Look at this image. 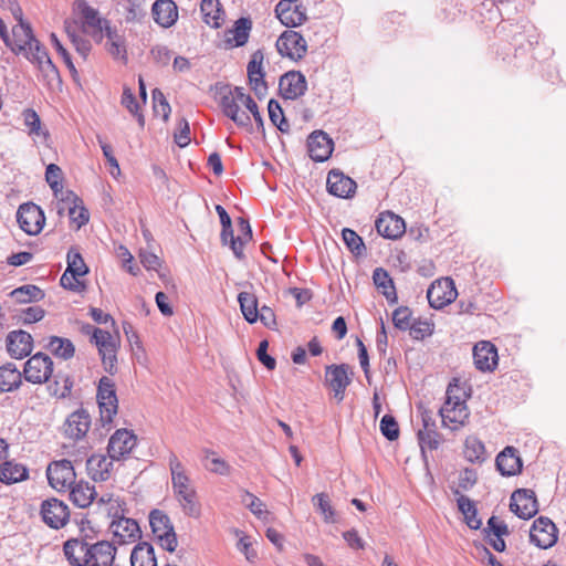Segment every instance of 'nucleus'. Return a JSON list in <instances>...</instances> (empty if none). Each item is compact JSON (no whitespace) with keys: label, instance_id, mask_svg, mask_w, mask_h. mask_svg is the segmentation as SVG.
Wrapping results in <instances>:
<instances>
[{"label":"nucleus","instance_id":"1","mask_svg":"<svg viewBox=\"0 0 566 566\" xmlns=\"http://www.w3.org/2000/svg\"><path fill=\"white\" fill-rule=\"evenodd\" d=\"M62 552L70 566H113L116 547L108 541H93L84 533L67 538L62 545Z\"/></svg>","mask_w":566,"mask_h":566},{"label":"nucleus","instance_id":"2","mask_svg":"<svg viewBox=\"0 0 566 566\" xmlns=\"http://www.w3.org/2000/svg\"><path fill=\"white\" fill-rule=\"evenodd\" d=\"M168 465L171 474V486L174 495L178 501L185 515L190 517H199L201 506L198 502L197 491L191 484L185 465L175 453L168 457Z\"/></svg>","mask_w":566,"mask_h":566},{"label":"nucleus","instance_id":"3","mask_svg":"<svg viewBox=\"0 0 566 566\" xmlns=\"http://www.w3.org/2000/svg\"><path fill=\"white\" fill-rule=\"evenodd\" d=\"M87 333L92 329L91 340L96 345L98 354L101 355L104 369L109 375L117 371V350L119 347V334L117 331L111 333L108 331L85 326Z\"/></svg>","mask_w":566,"mask_h":566},{"label":"nucleus","instance_id":"4","mask_svg":"<svg viewBox=\"0 0 566 566\" xmlns=\"http://www.w3.org/2000/svg\"><path fill=\"white\" fill-rule=\"evenodd\" d=\"M149 525L160 547L169 553L175 552L178 546V539L169 516L161 510L154 509L149 513Z\"/></svg>","mask_w":566,"mask_h":566},{"label":"nucleus","instance_id":"5","mask_svg":"<svg viewBox=\"0 0 566 566\" xmlns=\"http://www.w3.org/2000/svg\"><path fill=\"white\" fill-rule=\"evenodd\" d=\"M67 268L60 279V284L67 290L80 292L85 285L81 277L88 272L81 253L76 249H70L66 255Z\"/></svg>","mask_w":566,"mask_h":566},{"label":"nucleus","instance_id":"6","mask_svg":"<svg viewBox=\"0 0 566 566\" xmlns=\"http://www.w3.org/2000/svg\"><path fill=\"white\" fill-rule=\"evenodd\" d=\"M96 399L98 402L101 421L103 424L111 423L118 409V400L113 379L106 376H103L99 379Z\"/></svg>","mask_w":566,"mask_h":566},{"label":"nucleus","instance_id":"7","mask_svg":"<svg viewBox=\"0 0 566 566\" xmlns=\"http://www.w3.org/2000/svg\"><path fill=\"white\" fill-rule=\"evenodd\" d=\"M12 34L17 39L15 45L20 50H25L29 48V50L32 52L33 59L38 63H46L48 65L54 67L46 50L40 45L38 40H35L30 25L22 21L21 15L19 17V24L12 29Z\"/></svg>","mask_w":566,"mask_h":566},{"label":"nucleus","instance_id":"8","mask_svg":"<svg viewBox=\"0 0 566 566\" xmlns=\"http://www.w3.org/2000/svg\"><path fill=\"white\" fill-rule=\"evenodd\" d=\"M452 391H461L458 384H449L446 392V401L440 408V415L444 423L450 422L463 426L469 418V411L463 397L452 400Z\"/></svg>","mask_w":566,"mask_h":566},{"label":"nucleus","instance_id":"9","mask_svg":"<svg viewBox=\"0 0 566 566\" xmlns=\"http://www.w3.org/2000/svg\"><path fill=\"white\" fill-rule=\"evenodd\" d=\"M22 373L28 382L34 385L44 384L53 375V360L46 354L36 353L24 363Z\"/></svg>","mask_w":566,"mask_h":566},{"label":"nucleus","instance_id":"10","mask_svg":"<svg viewBox=\"0 0 566 566\" xmlns=\"http://www.w3.org/2000/svg\"><path fill=\"white\" fill-rule=\"evenodd\" d=\"M49 484L59 492H65L76 481V473L70 460L53 461L46 469Z\"/></svg>","mask_w":566,"mask_h":566},{"label":"nucleus","instance_id":"11","mask_svg":"<svg viewBox=\"0 0 566 566\" xmlns=\"http://www.w3.org/2000/svg\"><path fill=\"white\" fill-rule=\"evenodd\" d=\"M40 515L43 523L50 528L60 530L70 521V509L63 501L50 497L42 501Z\"/></svg>","mask_w":566,"mask_h":566},{"label":"nucleus","instance_id":"12","mask_svg":"<svg viewBox=\"0 0 566 566\" xmlns=\"http://www.w3.org/2000/svg\"><path fill=\"white\" fill-rule=\"evenodd\" d=\"M20 228L30 235H35L43 229L45 217L43 210L33 202L22 203L17 211Z\"/></svg>","mask_w":566,"mask_h":566},{"label":"nucleus","instance_id":"13","mask_svg":"<svg viewBox=\"0 0 566 566\" xmlns=\"http://www.w3.org/2000/svg\"><path fill=\"white\" fill-rule=\"evenodd\" d=\"M557 528L553 521L546 516L536 518L530 531V541L542 549L551 548L557 542Z\"/></svg>","mask_w":566,"mask_h":566},{"label":"nucleus","instance_id":"14","mask_svg":"<svg viewBox=\"0 0 566 566\" xmlns=\"http://www.w3.org/2000/svg\"><path fill=\"white\" fill-rule=\"evenodd\" d=\"M238 227L241 232L238 237H234L233 234L232 223H230L228 228L222 227L220 239L221 243L223 245L229 244L234 256L241 260L244 256L243 247L249 240H251L252 231L249 221L243 218L238 219Z\"/></svg>","mask_w":566,"mask_h":566},{"label":"nucleus","instance_id":"15","mask_svg":"<svg viewBox=\"0 0 566 566\" xmlns=\"http://www.w3.org/2000/svg\"><path fill=\"white\" fill-rule=\"evenodd\" d=\"M457 295L455 284L450 277L436 280L427 291V298L430 306L437 310L453 302Z\"/></svg>","mask_w":566,"mask_h":566},{"label":"nucleus","instance_id":"16","mask_svg":"<svg viewBox=\"0 0 566 566\" xmlns=\"http://www.w3.org/2000/svg\"><path fill=\"white\" fill-rule=\"evenodd\" d=\"M137 444V437L127 429H117L109 438L107 454L112 460L126 459Z\"/></svg>","mask_w":566,"mask_h":566},{"label":"nucleus","instance_id":"17","mask_svg":"<svg viewBox=\"0 0 566 566\" xmlns=\"http://www.w3.org/2000/svg\"><path fill=\"white\" fill-rule=\"evenodd\" d=\"M276 49L282 56L297 61L305 55L307 43L302 34L293 30H287L279 36Z\"/></svg>","mask_w":566,"mask_h":566},{"label":"nucleus","instance_id":"18","mask_svg":"<svg viewBox=\"0 0 566 566\" xmlns=\"http://www.w3.org/2000/svg\"><path fill=\"white\" fill-rule=\"evenodd\" d=\"M510 510L522 520H530L538 512L535 492L517 489L511 495Z\"/></svg>","mask_w":566,"mask_h":566},{"label":"nucleus","instance_id":"19","mask_svg":"<svg viewBox=\"0 0 566 566\" xmlns=\"http://www.w3.org/2000/svg\"><path fill=\"white\" fill-rule=\"evenodd\" d=\"M348 371L349 366L346 364L329 365L325 369V384L333 390L338 402L344 400L346 388L352 381Z\"/></svg>","mask_w":566,"mask_h":566},{"label":"nucleus","instance_id":"20","mask_svg":"<svg viewBox=\"0 0 566 566\" xmlns=\"http://www.w3.org/2000/svg\"><path fill=\"white\" fill-rule=\"evenodd\" d=\"M280 22L289 28L297 27L306 20V12L298 0H281L275 7Z\"/></svg>","mask_w":566,"mask_h":566},{"label":"nucleus","instance_id":"21","mask_svg":"<svg viewBox=\"0 0 566 566\" xmlns=\"http://www.w3.org/2000/svg\"><path fill=\"white\" fill-rule=\"evenodd\" d=\"M307 90V81L300 71H289L280 77L279 91L285 99H297Z\"/></svg>","mask_w":566,"mask_h":566},{"label":"nucleus","instance_id":"22","mask_svg":"<svg viewBox=\"0 0 566 566\" xmlns=\"http://www.w3.org/2000/svg\"><path fill=\"white\" fill-rule=\"evenodd\" d=\"M91 427V416L84 409L73 411L63 423V434L74 441L83 439Z\"/></svg>","mask_w":566,"mask_h":566},{"label":"nucleus","instance_id":"23","mask_svg":"<svg viewBox=\"0 0 566 566\" xmlns=\"http://www.w3.org/2000/svg\"><path fill=\"white\" fill-rule=\"evenodd\" d=\"M474 366L480 371H493L497 367L499 355L494 344L481 340L473 347Z\"/></svg>","mask_w":566,"mask_h":566},{"label":"nucleus","instance_id":"24","mask_svg":"<svg viewBox=\"0 0 566 566\" xmlns=\"http://www.w3.org/2000/svg\"><path fill=\"white\" fill-rule=\"evenodd\" d=\"M334 148L332 138L323 130L313 132L307 138L310 157L317 163L327 160Z\"/></svg>","mask_w":566,"mask_h":566},{"label":"nucleus","instance_id":"25","mask_svg":"<svg viewBox=\"0 0 566 566\" xmlns=\"http://www.w3.org/2000/svg\"><path fill=\"white\" fill-rule=\"evenodd\" d=\"M7 350L12 358L22 359L29 356L33 349V338L30 333L18 329L7 335Z\"/></svg>","mask_w":566,"mask_h":566},{"label":"nucleus","instance_id":"26","mask_svg":"<svg viewBox=\"0 0 566 566\" xmlns=\"http://www.w3.org/2000/svg\"><path fill=\"white\" fill-rule=\"evenodd\" d=\"M375 227L381 237L391 240L400 238L406 231L403 219L391 211L380 213Z\"/></svg>","mask_w":566,"mask_h":566},{"label":"nucleus","instance_id":"27","mask_svg":"<svg viewBox=\"0 0 566 566\" xmlns=\"http://www.w3.org/2000/svg\"><path fill=\"white\" fill-rule=\"evenodd\" d=\"M327 190L331 195L338 198H350L355 195L357 185L342 171L333 169L327 175Z\"/></svg>","mask_w":566,"mask_h":566},{"label":"nucleus","instance_id":"28","mask_svg":"<svg viewBox=\"0 0 566 566\" xmlns=\"http://www.w3.org/2000/svg\"><path fill=\"white\" fill-rule=\"evenodd\" d=\"M61 203L57 205V213L62 216L64 213V205L72 202L73 206L69 207V217L73 223L76 224V229L85 226L90 220V213L86 208L82 206V200L78 199L72 191H66L65 197H61Z\"/></svg>","mask_w":566,"mask_h":566},{"label":"nucleus","instance_id":"29","mask_svg":"<svg viewBox=\"0 0 566 566\" xmlns=\"http://www.w3.org/2000/svg\"><path fill=\"white\" fill-rule=\"evenodd\" d=\"M109 530L114 537L118 539V544L135 542L142 536V531L138 523L135 520L128 517L112 520Z\"/></svg>","mask_w":566,"mask_h":566},{"label":"nucleus","instance_id":"30","mask_svg":"<svg viewBox=\"0 0 566 566\" xmlns=\"http://www.w3.org/2000/svg\"><path fill=\"white\" fill-rule=\"evenodd\" d=\"M151 14L157 24L170 28L178 20V8L172 0H156L151 7Z\"/></svg>","mask_w":566,"mask_h":566},{"label":"nucleus","instance_id":"31","mask_svg":"<svg viewBox=\"0 0 566 566\" xmlns=\"http://www.w3.org/2000/svg\"><path fill=\"white\" fill-rule=\"evenodd\" d=\"M496 469L503 476H512L521 472L522 460L514 447H506L495 460Z\"/></svg>","mask_w":566,"mask_h":566},{"label":"nucleus","instance_id":"32","mask_svg":"<svg viewBox=\"0 0 566 566\" xmlns=\"http://www.w3.org/2000/svg\"><path fill=\"white\" fill-rule=\"evenodd\" d=\"M103 34L106 36L105 49L114 57L120 61H127L126 40L116 28H112L105 22Z\"/></svg>","mask_w":566,"mask_h":566},{"label":"nucleus","instance_id":"33","mask_svg":"<svg viewBox=\"0 0 566 566\" xmlns=\"http://www.w3.org/2000/svg\"><path fill=\"white\" fill-rule=\"evenodd\" d=\"M241 105L242 104L240 102L233 99L232 95L221 94L220 106L222 113L233 120L239 127L248 128L251 126V118L245 111L240 109Z\"/></svg>","mask_w":566,"mask_h":566},{"label":"nucleus","instance_id":"34","mask_svg":"<svg viewBox=\"0 0 566 566\" xmlns=\"http://www.w3.org/2000/svg\"><path fill=\"white\" fill-rule=\"evenodd\" d=\"M77 10H78V13L81 15L83 25L85 28L91 29V32H92L93 36H97L98 35L99 39H102L105 22H108V21L107 20H103L99 17L98 11L95 8H93L90 4H87L83 0L78 1Z\"/></svg>","mask_w":566,"mask_h":566},{"label":"nucleus","instance_id":"35","mask_svg":"<svg viewBox=\"0 0 566 566\" xmlns=\"http://www.w3.org/2000/svg\"><path fill=\"white\" fill-rule=\"evenodd\" d=\"M113 461L108 454H93L86 461L88 475L94 481H106L111 476Z\"/></svg>","mask_w":566,"mask_h":566},{"label":"nucleus","instance_id":"36","mask_svg":"<svg viewBox=\"0 0 566 566\" xmlns=\"http://www.w3.org/2000/svg\"><path fill=\"white\" fill-rule=\"evenodd\" d=\"M69 490L70 500L81 509L90 506L96 497L94 485L83 480L75 482Z\"/></svg>","mask_w":566,"mask_h":566},{"label":"nucleus","instance_id":"37","mask_svg":"<svg viewBox=\"0 0 566 566\" xmlns=\"http://www.w3.org/2000/svg\"><path fill=\"white\" fill-rule=\"evenodd\" d=\"M397 329L408 331L409 335L417 340L430 336L433 333L432 321H391Z\"/></svg>","mask_w":566,"mask_h":566},{"label":"nucleus","instance_id":"38","mask_svg":"<svg viewBox=\"0 0 566 566\" xmlns=\"http://www.w3.org/2000/svg\"><path fill=\"white\" fill-rule=\"evenodd\" d=\"M22 376L23 373L13 363L0 366V391L10 392L17 390L22 384Z\"/></svg>","mask_w":566,"mask_h":566},{"label":"nucleus","instance_id":"39","mask_svg":"<svg viewBox=\"0 0 566 566\" xmlns=\"http://www.w3.org/2000/svg\"><path fill=\"white\" fill-rule=\"evenodd\" d=\"M29 479V470L21 463L4 461L0 464V482L13 484Z\"/></svg>","mask_w":566,"mask_h":566},{"label":"nucleus","instance_id":"40","mask_svg":"<svg viewBox=\"0 0 566 566\" xmlns=\"http://www.w3.org/2000/svg\"><path fill=\"white\" fill-rule=\"evenodd\" d=\"M132 566H157L154 546L148 542H139L130 553Z\"/></svg>","mask_w":566,"mask_h":566},{"label":"nucleus","instance_id":"41","mask_svg":"<svg viewBox=\"0 0 566 566\" xmlns=\"http://www.w3.org/2000/svg\"><path fill=\"white\" fill-rule=\"evenodd\" d=\"M46 348L59 358L71 359L75 354V347L69 338L50 336Z\"/></svg>","mask_w":566,"mask_h":566},{"label":"nucleus","instance_id":"42","mask_svg":"<svg viewBox=\"0 0 566 566\" xmlns=\"http://www.w3.org/2000/svg\"><path fill=\"white\" fill-rule=\"evenodd\" d=\"M459 511L463 514L467 525L472 530H479L482 521L478 517V510L473 501L465 495L457 497Z\"/></svg>","mask_w":566,"mask_h":566},{"label":"nucleus","instance_id":"43","mask_svg":"<svg viewBox=\"0 0 566 566\" xmlns=\"http://www.w3.org/2000/svg\"><path fill=\"white\" fill-rule=\"evenodd\" d=\"M252 22L249 18H240L234 22L233 29L229 30L232 38H228L227 42L233 46H243L250 36Z\"/></svg>","mask_w":566,"mask_h":566},{"label":"nucleus","instance_id":"44","mask_svg":"<svg viewBox=\"0 0 566 566\" xmlns=\"http://www.w3.org/2000/svg\"><path fill=\"white\" fill-rule=\"evenodd\" d=\"M200 9L203 15V21L212 27L219 28L222 24V10L218 0H202Z\"/></svg>","mask_w":566,"mask_h":566},{"label":"nucleus","instance_id":"45","mask_svg":"<svg viewBox=\"0 0 566 566\" xmlns=\"http://www.w3.org/2000/svg\"><path fill=\"white\" fill-rule=\"evenodd\" d=\"M24 126L28 128L30 136L45 140L49 136L48 130L42 127L41 119L36 112L27 108L22 112Z\"/></svg>","mask_w":566,"mask_h":566},{"label":"nucleus","instance_id":"46","mask_svg":"<svg viewBox=\"0 0 566 566\" xmlns=\"http://www.w3.org/2000/svg\"><path fill=\"white\" fill-rule=\"evenodd\" d=\"M464 457L468 461L483 462L485 460V447L484 443L474 436H470L464 442Z\"/></svg>","mask_w":566,"mask_h":566},{"label":"nucleus","instance_id":"47","mask_svg":"<svg viewBox=\"0 0 566 566\" xmlns=\"http://www.w3.org/2000/svg\"><path fill=\"white\" fill-rule=\"evenodd\" d=\"M10 296L18 303H30L43 298L44 293L36 285L27 284L13 290Z\"/></svg>","mask_w":566,"mask_h":566},{"label":"nucleus","instance_id":"48","mask_svg":"<svg viewBox=\"0 0 566 566\" xmlns=\"http://www.w3.org/2000/svg\"><path fill=\"white\" fill-rule=\"evenodd\" d=\"M342 239L346 248L355 256H363L366 254V245L361 237L349 228L342 230Z\"/></svg>","mask_w":566,"mask_h":566},{"label":"nucleus","instance_id":"49","mask_svg":"<svg viewBox=\"0 0 566 566\" xmlns=\"http://www.w3.org/2000/svg\"><path fill=\"white\" fill-rule=\"evenodd\" d=\"M268 112L271 123L283 134L290 133V124L284 116V112L280 103L275 99H270L268 104Z\"/></svg>","mask_w":566,"mask_h":566},{"label":"nucleus","instance_id":"50","mask_svg":"<svg viewBox=\"0 0 566 566\" xmlns=\"http://www.w3.org/2000/svg\"><path fill=\"white\" fill-rule=\"evenodd\" d=\"M205 459L209 461V464H206V468L216 474L219 475H229L231 472L230 464L223 459L217 457V453L211 449H203Z\"/></svg>","mask_w":566,"mask_h":566},{"label":"nucleus","instance_id":"51","mask_svg":"<svg viewBox=\"0 0 566 566\" xmlns=\"http://www.w3.org/2000/svg\"><path fill=\"white\" fill-rule=\"evenodd\" d=\"M312 502L316 510L323 515L326 523H335V510L331 504V500L326 493H318L312 497Z\"/></svg>","mask_w":566,"mask_h":566},{"label":"nucleus","instance_id":"52","mask_svg":"<svg viewBox=\"0 0 566 566\" xmlns=\"http://www.w3.org/2000/svg\"><path fill=\"white\" fill-rule=\"evenodd\" d=\"M244 318H265L264 314L258 313V301L253 294L240 293L238 296Z\"/></svg>","mask_w":566,"mask_h":566},{"label":"nucleus","instance_id":"53","mask_svg":"<svg viewBox=\"0 0 566 566\" xmlns=\"http://www.w3.org/2000/svg\"><path fill=\"white\" fill-rule=\"evenodd\" d=\"M418 441L422 454L424 455L426 450H437L440 446V434L433 428H427V430H419Z\"/></svg>","mask_w":566,"mask_h":566},{"label":"nucleus","instance_id":"54","mask_svg":"<svg viewBox=\"0 0 566 566\" xmlns=\"http://www.w3.org/2000/svg\"><path fill=\"white\" fill-rule=\"evenodd\" d=\"M52 377L54 378L53 386L51 387L53 395L59 398L69 397L73 387L72 378L61 371L52 375Z\"/></svg>","mask_w":566,"mask_h":566},{"label":"nucleus","instance_id":"55","mask_svg":"<svg viewBox=\"0 0 566 566\" xmlns=\"http://www.w3.org/2000/svg\"><path fill=\"white\" fill-rule=\"evenodd\" d=\"M45 180L53 190L55 197H59V193L61 197H65V193L63 192L62 187V170L61 168L55 164H50L46 167L45 170Z\"/></svg>","mask_w":566,"mask_h":566},{"label":"nucleus","instance_id":"56","mask_svg":"<svg viewBox=\"0 0 566 566\" xmlns=\"http://www.w3.org/2000/svg\"><path fill=\"white\" fill-rule=\"evenodd\" d=\"M283 297L287 303L301 307L311 300L312 294L307 289L290 287L283 291Z\"/></svg>","mask_w":566,"mask_h":566},{"label":"nucleus","instance_id":"57","mask_svg":"<svg viewBox=\"0 0 566 566\" xmlns=\"http://www.w3.org/2000/svg\"><path fill=\"white\" fill-rule=\"evenodd\" d=\"M241 503L259 518L263 517L265 514H269V512L264 509V503L249 491H244L241 495Z\"/></svg>","mask_w":566,"mask_h":566},{"label":"nucleus","instance_id":"58","mask_svg":"<svg viewBox=\"0 0 566 566\" xmlns=\"http://www.w3.org/2000/svg\"><path fill=\"white\" fill-rule=\"evenodd\" d=\"M478 481L476 472L472 469H464L459 475L458 486L452 489V492L458 497L461 494V491L471 490Z\"/></svg>","mask_w":566,"mask_h":566},{"label":"nucleus","instance_id":"59","mask_svg":"<svg viewBox=\"0 0 566 566\" xmlns=\"http://www.w3.org/2000/svg\"><path fill=\"white\" fill-rule=\"evenodd\" d=\"M379 428L387 440L395 441L399 438V426L394 416L385 415L380 420Z\"/></svg>","mask_w":566,"mask_h":566},{"label":"nucleus","instance_id":"60","mask_svg":"<svg viewBox=\"0 0 566 566\" xmlns=\"http://www.w3.org/2000/svg\"><path fill=\"white\" fill-rule=\"evenodd\" d=\"M51 43L52 45L54 46V49L56 50V52L61 55V57L63 59V62L65 63L66 67L69 69L72 77L74 81H77L78 80V73H77V70L71 59V55L70 53L67 52V50L62 45L61 41L57 39V36L52 33L51 36Z\"/></svg>","mask_w":566,"mask_h":566},{"label":"nucleus","instance_id":"61","mask_svg":"<svg viewBox=\"0 0 566 566\" xmlns=\"http://www.w3.org/2000/svg\"><path fill=\"white\" fill-rule=\"evenodd\" d=\"M120 103L124 107H126L129 111V113L137 116L139 125L143 126L144 125V116L138 113L139 104H138L133 91L129 87H124Z\"/></svg>","mask_w":566,"mask_h":566},{"label":"nucleus","instance_id":"62","mask_svg":"<svg viewBox=\"0 0 566 566\" xmlns=\"http://www.w3.org/2000/svg\"><path fill=\"white\" fill-rule=\"evenodd\" d=\"M97 142L101 146V149L103 151V155L107 161V164L109 165L111 167V175L113 177H116L120 174V168H119V164L117 161V159L115 158L114 154H113V148L109 144H107L99 135L97 136Z\"/></svg>","mask_w":566,"mask_h":566},{"label":"nucleus","instance_id":"63","mask_svg":"<svg viewBox=\"0 0 566 566\" xmlns=\"http://www.w3.org/2000/svg\"><path fill=\"white\" fill-rule=\"evenodd\" d=\"M154 111L156 114H161L164 120H167L171 112L170 105L167 102L164 93L159 88L153 91Z\"/></svg>","mask_w":566,"mask_h":566},{"label":"nucleus","instance_id":"64","mask_svg":"<svg viewBox=\"0 0 566 566\" xmlns=\"http://www.w3.org/2000/svg\"><path fill=\"white\" fill-rule=\"evenodd\" d=\"M107 501L109 502V505L106 506L105 509L107 516H109L112 520H119L126 517V509L124 501H122L118 496L115 497L114 495L107 496Z\"/></svg>","mask_w":566,"mask_h":566}]
</instances>
